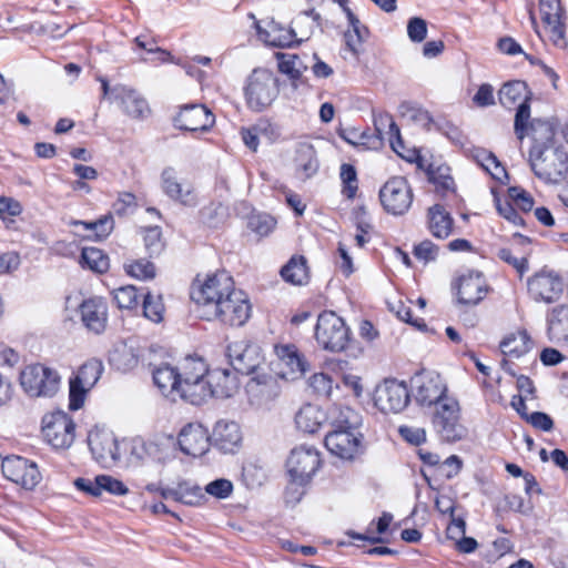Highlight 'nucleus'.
Listing matches in <instances>:
<instances>
[{
	"mask_svg": "<svg viewBox=\"0 0 568 568\" xmlns=\"http://www.w3.org/2000/svg\"><path fill=\"white\" fill-rule=\"evenodd\" d=\"M356 413L349 407L329 408V430L324 444L328 452L343 459H352L358 453L361 440L356 434Z\"/></svg>",
	"mask_w": 568,
	"mask_h": 568,
	"instance_id": "f257e3e1",
	"label": "nucleus"
},
{
	"mask_svg": "<svg viewBox=\"0 0 568 568\" xmlns=\"http://www.w3.org/2000/svg\"><path fill=\"white\" fill-rule=\"evenodd\" d=\"M247 108L253 112H263L270 108L280 93V81L273 71L254 69L243 88Z\"/></svg>",
	"mask_w": 568,
	"mask_h": 568,
	"instance_id": "f03ea898",
	"label": "nucleus"
},
{
	"mask_svg": "<svg viewBox=\"0 0 568 568\" xmlns=\"http://www.w3.org/2000/svg\"><path fill=\"white\" fill-rule=\"evenodd\" d=\"M226 355L235 372L243 375H253L246 385L248 390L272 382L271 375L258 373L263 356L257 345L244 341L231 343L226 347Z\"/></svg>",
	"mask_w": 568,
	"mask_h": 568,
	"instance_id": "7ed1b4c3",
	"label": "nucleus"
},
{
	"mask_svg": "<svg viewBox=\"0 0 568 568\" xmlns=\"http://www.w3.org/2000/svg\"><path fill=\"white\" fill-rule=\"evenodd\" d=\"M235 290L233 277L225 271L216 272L200 284H193L191 298L196 303L200 316L204 318L211 307H216Z\"/></svg>",
	"mask_w": 568,
	"mask_h": 568,
	"instance_id": "20e7f679",
	"label": "nucleus"
},
{
	"mask_svg": "<svg viewBox=\"0 0 568 568\" xmlns=\"http://www.w3.org/2000/svg\"><path fill=\"white\" fill-rule=\"evenodd\" d=\"M535 175L547 183H559L568 173V153L562 145L529 151Z\"/></svg>",
	"mask_w": 568,
	"mask_h": 568,
	"instance_id": "39448f33",
	"label": "nucleus"
},
{
	"mask_svg": "<svg viewBox=\"0 0 568 568\" xmlns=\"http://www.w3.org/2000/svg\"><path fill=\"white\" fill-rule=\"evenodd\" d=\"M315 338L329 352H342L351 341V331L344 320L333 311H324L317 317Z\"/></svg>",
	"mask_w": 568,
	"mask_h": 568,
	"instance_id": "423d86ee",
	"label": "nucleus"
},
{
	"mask_svg": "<svg viewBox=\"0 0 568 568\" xmlns=\"http://www.w3.org/2000/svg\"><path fill=\"white\" fill-rule=\"evenodd\" d=\"M529 90L527 84L520 80H514L505 83L499 92L498 98L503 106L513 109L518 103L515 114L514 131L518 140L526 136L527 122L530 118Z\"/></svg>",
	"mask_w": 568,
	"mask_h": 568,
	"instance_id": "0eeeda50",
	"label": "nucleus"
},
{
	"mask_svg": "<svg viewBox=\"0 0 568 568\" xmlns=\"http://www.w3.org/2000/svg\"><path fill=\"white\" fill-rule=\"evenodd\" d=\"M252 313V304L248 296L242 290H234L220 304L210 310L204 317L206 321H217L230 327L243 326Z\"/></svg>",
	"mask_w": 568,
	"mask_h": 568,
	"instance_id": "6e6552de",
	"label": "nucleus"
},
{
	"mask_svg": "<svg viewBox=\"0 0 568 568\" xmlns=\"http://www.w3.org/2000/svg\"><path fill=\"white\" fill-rule=\"evenodd\" d=\"M60 384L59 373L42 364L28 365L20 373V385L31 397H52Z\"/></svg>",
	"mask_w": 568,
	"mask_h": 568,
	"instance_id": "1a4fd4ad",
	"label": "nucleus"
},
{
	"mask_svg": "<svg viewBox=\"0 0 568 568\" xmlns=\"http://www.w3.org/2000/svg\"><path fill=\"white\" fill-rule=\"evenodd\" d=\"M432 423L444 442L454 443L465 436L466 429L460 423L459 404L453 397H446L436 405Z\"/></svg>",
	"mask_w": 568,
	"mask_h": 568,
	"instance_id": "9d476101",
	"label": "nucleus"
},
{
	"mask_svg": "<svg viewBox=\"0 0 568 568\" xmlns=\"http://www.w3.org/2000/svg\"><path fill=\"white\" fill-rule=\"evenodd\" d=\"M103 364L100 359L91 358L82 364L77 375L70 379L69 408L78 410L84 403L85 394L98 383Z\"/></svg>",
	"mask_w": 568,
	"mask_h": 568,
	"instance_id": "9b49d317",
	"label": "nucleus"
},
{
	"mask_svg": "<svg viewBox=\"0 0 568 568\" xmlns=\"http://www.w3.org/2000/svg\"><path fill=\"white\" fill-rule=\"evenodd\" d=\"M75 424L64 412L48 414L42 419L44 439L55 449L69 448L74 440Z\"/></svg>",
	"mask_w": 568,
	"mask_h": 568,
	"instance_id": "f8f14e48",
	"label": "nucleus"
},
{
	"mask_svg": "<svg viewBox=\"0 0 568 568\" xmlns=\"http://www.w3.org/2000/svg\"><path fill=\"white\" fill-rule=\"evenodd\" d=\"M409 402L410 394L404 382L385 379L375 390L374 403L383 413H400Z\"/></svg>",
	"mask_w": 568,
	"mask_h": 568,
	"instance_id": "ddd939ff",
	"label": "nucleus"
},
{
	"mask_svg": "<svg viewBox=\"0 0 568 568\" xmlns=\"http://www.w3.org/2000/svg\"><path fill=\"white\" fill-rule=\"evenodd\" d=\"M320 465V453L314 447L306 445L293 448L286 460L290 478L300 483H310Z\"/></svg>",
	"mask_w": 568,
	"mask_h": 568,
	"instance_id": "4468645a",
	"label": "nucleus"
},
{
	"mask_svg": "<svg viewBox=\"0 0 568 568\" xmlns=\"http://www.w3.org/2000/svg\"><path fill=\"white\" fill-rule=\"evenodd\" d=\"M379 199L388 213L402 215L412 205L413 192L405 178L394 176L381 189Z\"/></svg>",
	"mask_w": 568,
	"mask_h": 568,
	"instance_id": "2eb2a0df",
	"label": "nucleus"
},
{
	"mask_svg": "<svg viewBox=\"0 0 568 568\" xmlns=\"http://www.w3.org/2000/svg\"><path fill=\"white\" fill-rule=\"evenodd\" d=\"M413 394L420 406L438 405L446 395L447 386L440 375L434 372L417 374L412 379Z\"/></svg>",
	"mask_w": 568,
	"mask_h": 568,
	"instance_id": "dca6fc26",
	"label": "nucleus"
},
{
	"mask_svg": "<svg viewBox=\"0 0 568 568\" xmlns=\"http://www.w3.org/2000/svg\"><path fill=\"white\" fill-rule=\"evenodd\" d=\"M1 469L6 478L27 489H33L41 480L38 466L20 456L4 458Z\"/></svg>",
	"mask_w": 568,
	"mask_h": 568,
	"instance_id": "f3484780",
	"label": "nucleus"
},
{
	"mask_svg": "<svg viewBox=\"0 0 568 568\" xmlns=\"http://www.w3.org/2000/svg\"><path fill=\"white\" fill-rule=\"evenodd\" d=\"M564 291L561 277L554 271L542 268L528 280V292L537 302L551 303Z\"/></svg>",
	"mask_w": 568,
	"mask_h": 568,
	"instance_id": "a211bd4d",
	"label": "nucleus"
},
{
	"mask_svg": "<svg viewBox=\"0 0 568 568\" xmlns=\"http://www.w3.org/2000/svg\"><path fill=\"white\" fill-rule=\"evenodd\" d=\"M161 187L163 193L174 202L185 206L196 204V195L193 185L179 178L174 168H165L161 173Z\"/></svg>",
	"mask_w": 568,
	"mask_h": 568,
	"instance_id": "6ab92c4d",
	"label": "nucleus"
},
{
	"mask_svg": "<svg viewBox=\"0 0 568 568\" xmlns=\"http://www.w3.org/2000/svg\"><path fill=\"white\" fill-rule=\"evenodd\" d=\"M88 444L94 459L103 466H110L120 459L118 440L112 432H91Z\"/></svg>",
	"mask_w": 568,
	"mask_h": 568,
	"instance_id": "aec40b11",
	"label": "nucleus"
},
{
	"mask_svg": "<svg viewBox=\"0 0 568 568\" xmlns=\"http://www.w3.org/2000/svg\"><path fill=\"white\" fill-rule=\"evenodd\" d=\"M174 126L183 131H207L214 123V115L203 104H187L174 118Z\"/></svg>",
	"mask_w": 568,
	"mask_h": 568,
	"instance_id": "412c9836",
	"label": "nucleus"
},
{
	"mask_svg": "<svg viewBox=\"0 0 568 568\" xmlns=\"http://www.w3.org/2000/svg\"><path fill=\"white\" fill-rule=\"evenodd\" d=\"M178 443L185 455L193 457L204 455L212 445L207 429L196 423H191L181 429Z\"/></svg>",
	"mask_w": 568,
	"mask_h": 568,
	"instance_id": "4be33fe9",
	"label": "nucleus"
},
{
	"mask_svg": "<svg viewBox=\"0 0 568 568\" xmlns=\"http://www.w3.org/2000/svg\"><path fill=\"white\" fill-rule=\"evenodd\" d=\"M112 98L116 101L122 111L132 119L143 120L149 116L151 110L146 100L134 89L123 84H116L111 91Z\"/></svg>",
	"mask_w": 568,
	"mask_h": 568,
	"instance_id": "5701e85b",
	"label": "nucleus"
},
{
	"mask_svg": "<svg viewBox=\"0 0 568 568\" xmlns=\"http://www.w3.org/2000/svg\"><path fill=\"white\" fill-rule=\"evenodd\" d=\"M488 286L481 273L469 271L458 280L457 297L458 303L466 306H475L484 300Z\"/></svg>",
	"mask_w": 568,
	"mask_h": 568,
	"instance_id": "b1692460",
	"label": "nucleus"
},
{
	"mask_svg": "<svg viewBox=\"0 0 568 568\" xmlns=\"http://www.w3.org/2000/svg\"><path fill=\"white\" fill-rule=\"evenodd\" d=\"M212 445L222 453H235L242 444L240 425L235 422L219 420L211 435Z\"/></svg>",
	"mask_w": 568,
	"mask_h": 568,
	"instance_id": "393cba45",
	"label": "nucleus"
},
{
	"mask_svg": "<svg viewBox=\"0 0 568 568\" xmlns=\"http://www.w3.org/2000/svg\"><path fill=\"white\" fill-rule=\"evenodd\" d=\"M83 325L95 334L104 332L108 323V305L101 297L85 300L79 307Z\"/></svg>",
	"mask_w": 568,
	"mask_h": 568,
	"instance_id": "a878e982",
	"label": "nucleus"
},
{
	"mask_svg": "<svg viewBox=\"0 0 568 568\" xmlns=\"http://www.w3.org/2000/svg\"><path fill=\"white\" fill-rule=\"evenodd\" d=\"M255 30L258 38L272 47L285 48L300 43L293 29H285L273 20L268 22L267 29H263L260 21H255Z\"/></svg>",
	"mask_w": 568,
	"mask_h": 568,
	"instance_id": "bb28decb",
	"label": "nucleus"
},
{
	"mask_svg": "<svg viewBox=\"0 0 568 568\" xmlns=\"http://www.w3.org/2000/svg\"><path fill=\"white\" fill-rule=\"evenodd\" d=\"M207 383L211 389V397L229 398L239 388V381L235 374L226 368H214L207 374Z\"/></svg>",
	"mask_w": 568,
	"mask_h": 568,
	"instance_id": "cd10ccee",
	"label": "nucleus"
},
{
	"mask_svg": "<svg viewBox=\"0 0 568 568\" xmlns=\"http://www.w3.org/2000/svg\"><path fill=\"white\" fill-rule=\"evenodd\" d=\"M547 334L552 343L568 342V305H557L550 311Z\"/></svg>",
	"mask_w": 568,
	"mask_h": 568,
	"instance_id": "c85d7f7f",
	"label": "nucleus"
},
{
	"mask_svg": "<svg viewBox=\"0 0 568 568\" xmlns=\"http://www.w3.org/2000/svg\"><path fill=\"white\" fill-rule=\"evenodd\" d=\"M526 136L532 139V146L530 150L545 149L554 146L555 144V128L548 120L530 119L527 122Z\"/></svg>",
	"mask_w": 568,
	"mask_h": 568,
	"instance_id": "c756f323",
	"label": "nucleus"
},
{
	"mask_svg": "<svg viewBox=\"0 0 568 568\" xmlns=\"http://www.w3.org/2000/svg\"><path fill=\"white\" fill-rule=\"evenodd\" d=\"M454 220L440 204L428 209V229L437 239H446L453 231Z\"/></svg>",
	"mask_w": 568,
	"mask_h": 568,
	"instance_id": "7c9ffc66",
	"label": "nucleus"
},
{
	"mask_svg": "<svg viewBox=\"0 0 568 568\" xmlns=\"http://www.w3.org/2000/svg\"><path fill=\"white\" fill-rule=\"evenodd\" d=\"M276 354L281 363L288 368L292 378L303 376L307 369V362L294 344L276 347Z\"/></svg>",
	"mask_w": 568,
	"mask_h": 568,
	"instance_id": "2f4dec72",
	"label": "nucleus"
},
{
	"mask_svg": "<svg viewBox=\"0 0 568 568\" xmlns=\"http://www.w3.org/2000/svg\"><path fill=\"white\" fill-rule=\"evenodd\" d=\"M153 382L164 396L178 394L181 386L175 367L162 364L153 371Z\"/></svg>",
	"mask_w": 568,
	"mask_h": 568,
	"instance_id": "473e14b6",
	"label": "nucleus"
},
{
	"mask_svg": "<svg viewBox=\"0 0 568 568\" xmlns=\"http://www.w3.org/2000/svg\"><path fill=\"white\" fill-rule=\"evenodd\" d=\"M534 346V342L528 335L527 331H518L517 333H511L507 335L500 342V349L504 355L520 357L527 354Z\"/></svg>",
	"mask_w": 568,
	"mask_h": 568,
	"instance_id": "72a5a7b5",
	"label": "nucleus"
},
{
	"mask_svg": "<svg viewBox=\"0 0 568 568\" xmlns=\"http://www.w3.org/2000/svg\"><path fill=\"white\" fill-rule=\"evenodd\" d=\"M178 395L192 405L203 404L207 398L211 397V389L207 383V377L181 384Z\"/></svg>",
	"mask_w": 568,
	"mask_h": 568,
	"instance_id": "f704fd0d",
	"label": "nucleus"
},
{
	"mask_svg": "<svg viewBox=\"0 0 568 568\" xmlns=\"http://www.w3.org/2000/svg\"><path fill=\"white\" fill-rule=\"evenodd\" d=\"M296 170L302 173L303 178L308 179L313 176L318 170V161L316 151L313 145L302 143L296 149L295 155Z\"/></svg>",
	"mask_w": 568,
	"mask_h": 568,
	"instance_id": "c9c22d12",
	"label": "nucleus"
},
{
	"mask_svg": "<svg viewBox=\"0 0 568 568\" xmlns=\"http://www.w3.org/2000/svg\"><path fill=\"white\" fill-rule=\"evenodd\" d=\"M280 72L288 75L294 88H297L302 74L307 70V64L297 54L277 53Z\"/></svg>",
	"mask_w": 568,
	"mask_h": 568,
	"instance_id": "e433bc0d",
	"label": "nucleus"
},
{
	"mask_svg": "<svg viewBox=\"0 0 568 568\" xmlns=\"http://www.w3.org/2000/svg\"><path fill=\"white\" fill-rule=\"evenodd\" d=\"M179 373L180 384L194 382L207 377L209 369L202 358L187 356L176 368Z\"/></svg>",
	"mask_w": 568,
	"mask_h": 568,
	"instance_id": "4c0bfd02",
	"label": "nucleus"
},
{
	"mask_svg": "<svg viewBox=\"0 0 568 568\" xmlns=\"http://www.w3.org/2000/svg\"><path fill=\"white\" fill-rule=\"evenodd\" d=\"M281 275L284 281L302 285L308 280V270L304 256H293L286 265L281 270Z\"/></svg>",
	"mask_w": 568,
	"mask_h": 568,
	"instance_id": "58836bf2",
	"label": "nucleus"
},
{
	"mask_svg": "<svg viewBox=\"0 0 568 568\" xmlns=\"http://www.w3.org/2000/svg\"><path fill=\"white\" fill-rule=\"evenodd\" d=\"M321 417L323 414L315 406L306 405L296 414L295 423L298 429L313 434L321 427Z\"/></svg>",
	"mask_w": 568,
	"mask_h": 568,
	"instance_id": "ea45409f",
	"label": "nucleus"
},
{
	"mask_svg": "<svg viewBox=\"0 0 568 568\" xmlns=\"http://www.w3.org/2000/svg\"><path fill=\"white\" fill-rule=\"evenodd\" d=\"M111 362L118 369L126 372L138 365L139 356L132 346L122 344L112 352Z\"/></svg>",
	"mask_w": 568,
	"mask_h": 568,
	"instance_id": "a19ab883",
	"label": "nucleus"
},
{
	"mask_svg": "<svg viewBox=\"0 0 568 568\" xmlns=\"http://www.w3.org/2000/svg\"><path fill=\"white\" fill-rule=\"evenodd\" d=\"M80 263L83 266L97 272L104 273L109 270V257L102 250L97 247H83Z\"/></svg>",
	"mask_w": 568,
	"mask_h": 568,
	"instance_id": "79ce46f5",
	"label": "nucleus"
},
{
	"mask_svg": "<svg viewBox=\"0 0 568 568\" xmlns=\"http://www.w3.org/2000/svg\"><path fill=\"white\" fill-rule=\"evenodd\" d=\"M399 112L402 116L408 119L409 121L420 125L426 130H429L434 122L430 113L427 110L412 102L400 103Z\"/></svg>",
	"mask_w": 568,
	"mask_h": 568,
	"instance_id": "37998d69",
	"label": "nucleus"
},
{
	"mask_svg": "<svg viewBox=\"0 0 568 568\" xmlns=\"http://www.w3.org/2000/svg\"><path fill=\"white\" fill-rule=\"evenodd\" d=\"M339 178L342 181V193L347 199H354L358 190L357 172L354 165L343 163L339 169Z\"/></svg>",
	"mask_w": 568,
	"mask_h": 568,
	"instance_id": "c03bdc74",
	"label": "nucleus"
},
{
	"mask_svg": "<svg viewBox=\"0 0 568 568\" xmlns=\"http://www.w3.org/2000/svg\"><path fill=\"white\" fill-rule=\"evenodd\" d=\"M374 122H375L376 130L378 132H382V129H381L382 125H386V124L388 125L387 134L389 135L390 145L395 152L399 153L398 146H403V141L400 138L399 128L394 122L393 116L388 113H381L378 116H375Z\"/></svg>",
	"mask_w": 568,
	"mask_h": 568,
	"instance_id": "a18cd8bd",
	"label": "nucleus"
},
{
	"mask_svg": "<svg viewBox=\"0 0 568 568\" xmlns=\"http://www.w3.org/2000/svg\"><path fill=\"white\" fill-rule=\"evenodd\" d=\"M179 503L187 506H199L205 500L202 488L197 485H191L187 481L179 483Z\"/></svg>",
	"mask_w": 568,
	"mask_h": 568,
	"instance_id": "49530a36",
	"label": "nucleus"
},
{
	"mask_svg": "<svg viewBox=\"0 0 568 568\" xmlns=\"http://www.w3.org/2000/svg\"><path fill=\"white\" fill-rule=\"evenodd\" d=\"M275 225V219L266 213H253L247 221L248 229L260 236L268 235Z\"/></svg>",
	"mask_w": 568,
	"mask_h": 568,
	"instance_id": "de8ad7c7",
	"label": "nucleus"
},
{
	"mask_svg": "<svg viewBox=\"0 0 568 568\" xmlns=\"http://www.w3.org/2000/svg\"><path fill=\"white\" fill-rule=\"evenodd\" d=\"M143 313L144 316L154 323L163 320L164 304L160 295L154 296L150 292L144 294L143 298Z\"/></svg>",
	"mask_w": 568,
	"mask_h": 568,
	"instance_id": "09e8293b",
	"label": "nucleus"
},
{
	"mask_svg": "<svg viewBox=\"0 0 568 568\" xmlns=\"http://www.w3.org/2000/svg\"><path fill=\"white\" fill-rule=\"evenodd\" d=\"M144 245L150 256H158L164 250L162 231L159 226H149L143 230Z\"/></svg>",
	"mask_w": 568,
	"mask_h": 568,
	"instance_id": "8fccbe9b",
	"label": "nucleus"
},
{
	"mask_svg": "<svg viewBox=\"0 0 568 568\" xmlns=\"http://www.w3.org/2000/svg\"><path fill=\"white\" fill-rule=\"evenodd\" d=\"M126 273L138 280H152L155 276V266L144 258L135 260L124 265Z\"/></svg>",
	"mask_w": 568,
	"mask_h": 568,
	"instance_id": "3c124183",
	"label": "nucleus"
},
{
	"mask_svg": "<svg viewBox=\"0 0 568 568\" xmlns=\"http://www.w3.org/2000/svg\"><path fill=\"white\" fill-rule=\"evenodd\" d=\"M113 300L119 308L131 310L139 303V294L136 287L126 285L114 291Z\"/></svg>",
	"mask_w": 568,
	"mask_h": 568,
	"instance_id": "603ef678",
	"label": "nucleus"
},
{
	"mask_svg": "<svg viewBox=\"0 0 568 568\" xmlns=\"http://www.w3.org/2000/svg\"><path fill=\"white\" fill-rule=\"evenodd\" d=\"M476 161L488 171L494 178L498 179L499 173H506L499 161L491 152L480 149L476 151Z\"/></svg>",
	"mask_w": 568,
	"mask_h": 568,
	"instance_id": "864d4df0",
	"label": "nucleus"
},
{
	"mask_svg": "<svg viewBox=\"0 0 568 568\" xmlns=\"http://www.w3.org/2000/svg\"><path fill=\"white\" fill-rule=\"evenodd\" d=\"M97 484L100 486V494L106 491L115 496H124L129 493L128 487L119 479L109 475H98Z\"/></svg>",
	"mask_w": 568,
	"mask_h": 568,
	"instance_id": "5fc2aeb1",
	"label": "nucleus"
},
{
	"mask_svg": "<svg viewBox=\"0 0 568 568\" xmlns=\"http://www.w3.org/2000/svg\"><path fill=\"white\" fill-rule=\"evenodd\" d=\"M539 9L544 23H550L559 18H564L565 12L560 0H539Z\"/></svg>",
	"mask_w": 568,
	"mask_h": 568,
	"instance_id": "6e6d98bb",
	"label": "nucleus"
},
{
	"mask_svg": "<svg viewBox=\"0 0 568 568\" xmlns=\"http://www.w3.org/2000/svg\"><path fill=\"white\" fill-rule=\"evenodd\" d=\"M308 385L317 396H331L333 389V381L329 375L324 373H316L310 378Z\"/></svg>",
	"mask_w": 568,
	"mask_h": 568,
	"instance_id": "4d7b16f0",
	"label": "nucleus"
},
{
	"mask_svg": "<svg viewBox=\"0 0 568 568\" xmlns=\"http://www.w3.org/2000/svg\"><path fill=\"white\" fill-rule=\"evenodd\" d=\"M136 205V197L133 193L122 192L113 203L112 209L118 216H125L133 213Z\"/></svg>",
	"mask_w": 568,
	"mask_h": 568,
	"instance_id": "13d9d810",
	"label": "nucleus"
},
{
	"mask_svg": "<svg viewBox=\"0 0 568 568\" xmlns=\"http://www.w3.org/2000/svg\"><path fill=\"white\" fill-rule=\"evenodd\" d=\"M407 36L412 42L420 43L427 37V22L423 18L412 17L407 21Z\"/></svg>",
	"mask_w": 568,
	"mask_h": 568,
	"instance_id": "bf43d9fd",
	"label": "nucleus"
},
{
	"mask_svg": "<svg viewBox=\"0 0 568 568\" xmlns=\"http://www.w3.org/2000/svg\"><path fill=\"white\" fill-rule=\"evenodd\" d=\"M271 125L266 122H260L252 128L242 129L241 136L244 144L252 151H256L258 146V136L264 133Z\"/></svg>",
	"mask_w": 568,
	"mask_h": 568,
	"instance_id": "052dcab7",
	"label": "nucleus"
},
{
	"mask_svg": "<svg viewBox=\"0 0 568 568\" xmlns=\"http://www.w3.org/2000/svg\"><path fill=\"white\" fill-rule=\"evenodd\" d=\"M204 490L215 498L225 499L232 494L233 484L229 479L219 478L209 483Z\"/></svg>",
	"mask_w": 568,
	"mask_h": 568,
	"instance_id": "680f3d73",
	"label": "nucleus"
},
{
	"mask_svg": "<svg viewBox=\"0 0 568 568\" xmlns=\"http://www.w3.org/2000/svg\"><path fill=\"white\" fill-rule=\"evenodd\" d=\"M508 196L523 212L531 211L534 206V199L524 189L519 186L509 187Z\"/></svg>",
	"mask_w": 568,
	"mask_h": 568,
	"instance_id": "e2e57ef3",
	"label": "nucleus"
},
{
	"mask_svg": "<svg viewBox=\"0 0 568 568\" xmlns=\"http://www.w3.org/2000/svg\"><path fill=\"white\" fill-rule=\"evenodd\" d=\"M497 256L501 261L511 265L519 273L520 276L528 271L527 257L526 256H521V257L514 256L510 248H507V247L499 248L497 252Z\"/></svg>",
	"mask_w": 568,
	"mask_h": 568,
	"instance_id": "0e129e2a",
	"label": "nucleus"
},
{
	"mask_svg": "<svg viewBox=\"0 0 568 568\" xmlns=\"http://www.w3.org/2000/svg\"><path fill=\"white\" fill-rule=\"evenodd\" d=\"M308 483H300V481L291 478L288 485L285 488V493H284L286 504L296 505L297 503H300L303 495L305 494L304 487Z\"/></svg>",
	"mask_w": 568,
	"mask_h": 568,
	"instance_id": "69168bd1",
	"label": "nucleus"
},
{
	"mask_svg": "<svg viewBox=\"0 0 568 568\" xmlns=\"http://www.w3.org/2000/svg\"><path fill=\"white\" fill-rule=\"evenodd\" d=\"M87 229L93 230L98 239L106 237L113 229V217L104 215L92 223H83Z\"/></svg>",
	"mask_w": 568,
	"mask_h": 568,
	"instance_id": "338daca9",
	"label": "nucleus"
},
{
	"mask_svg": "<svg viewBox=\"0 0 568 568\" xmlns=\"http://www.w3.org/2000/svg\"><path fill=\"white\" fill-rule=\"evenodd\" d=\"M531 426L544 432H550L554 428L552 418L542 412H534L526 419Z\"/></svg>",
	"mask_w": 568,
	"mask_h": 568,
	"instance_id": "774afa93",
	"label": "nucleus"
}]
</instances>
